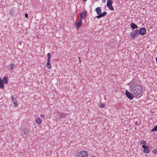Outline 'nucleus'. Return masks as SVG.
<instances>
[{"mask_svg":"<svg viewBox=\"0 0 157 157\" xmlns=\"http://www.w3.org/2000/svg\"><path fill=\"white\" fill-rule=\"evenodd\" d=\"M130 91L136 96H141L142 94V87L136 84H132L130 86Z\"/></svg>","mask_w":157,"mask_h":157,"instance_id":"nucleus-1","label":"nucleus"},{"mask_svg":"<svg viewBox=\"0 0 157 157\" xmlns=\"http://www.w3.org/2000/svg\"><path fill=\"white\" fill-rule=\"evenodd\" d=\"M130 39L133 40L136 38V36H138L139 35V30L136 29L134 31V32H131L130 34Z\"/></svg>","mask_w":157,"mask_h":157,"instance_id":"nucleus-2","label":"nucleus"},{"mask_svg":"<svg viewBox=\"0 0 157 157\" xmlns=\"http://www.w3.org/2000/svg\"><path fill=\"white\" fill-rule=\"evenodd\" d=\"M125 94L127 97L130 100H132L134 97L132 94L129 92L127 90H126Z\"/></svg>","mask_w":157,"mask_h":157,"instance_id":"nucleus-3","label":"nucleus"},{"mask_svg":"<svg viewBox=\"0 0 157 157\" xmlns=\"http://www.w3.org/2000/svg\"><path fill=\"white\" fill-rule=\"evenodd\" d=\"M87 153L85 151H81L78 153L76 157H87Z\"/></svg>","mask_w":157,"mask_h":157,"instance_id":"nucleus-4","label":"nucleus"},{"mask_svg":"<svg viewBox=\"0 0 157 157\" xmlns=\"http://www.w3.org/2000/svg\"><path fill=\"white\" fill-rule=\"evenodd\" d=\"M113 2L111 0H108L107 1L106 5L109 7V9L111 10H114V9L112 6Z\"/></svg>","mask_w":157,"mask_h":157,"instance_id":"nucleus-5","label":"nucleus"},{"mask_svg":"<svg viewBox=\"0 0 157 157\" xmlns=\"http://www.w3.org/2000/svg\"><path fill=\"white\" fill-rule=\"evenodd\" d=\"M29 131V128H21V133L22 135H27Z\"/></svg>","mask_w":157,"mask_h":157,"instance_id":"nucleus-6","label":"nucleus"},{"mask_svg":"<svg viewBox=\"0 0 157 157\" xmlns=\"http://www.w3.org/2000/svg\"><path fill=\"white\" fill-rule=\"evenodd\" d=\"M146 29L144 27H142L140 28L139 30V34H140L142 36L146 34Z\"/></svg>","mask_w":157,"mask_h":157,"instance_id":"nucleus-7","label":"nucleus"},{"mask_svg":"<svg viewBox=\"0 0 157 157\" xmlns=\"http://www.w3.org/2000/svg\"><path fill=\"white\" fill-rule=\"evenodd\" d=\"M10 98L13 104H14V107H17L18 105V103L16 99H15L14 97L12 95L10 97Z\"/></svg>","mask_w":157,"mask_h":157,"instance_id":"nucleus-8","label":"nucleus"},{"mask_svg":"<svg viewBox=\"0 0 157 157\" xmlns=\"http://www.w3.org/2000/svg\"><path fill=\"white\" fill-rule=\"evenodd\" d=\"M142 147L144 148L143 151L146 154L148 153L149 152V147H147L145 144L142 145Z\"/></svg>","mask_w":157,"mask_h":157,"instance_id":"nucleus-9","label":"nucleus"},{"mask_svg":"<svg viewBox=\"0 0 157 157\" xmlns=\"http://www.w3.org/2000/svg\"><path fill=\"white\" fill-rule=\"evenodd\" d=\"M138 80V79L137 77H135L134 78L132 79L131 82L128 83V84L130 85L132 84H136V83H137Z\"/></svg>","mask_w":157,"mask_h":157,"instance_id":"nucleus-10","label":"nucleus"},{"mask_svg":"<svg viewBox=\"0 0 157 157\" xmlns=\"http://www.w3.org/2000/svg\"><path fill=\"white\" fill-rule=\"evenodd\" d=\"M107 15V12L105 11H104L102 13H101L99 14H98V15L96 17L99 19L101 17H104L106 15Z\"/></svg>","mask_w":157,"mask_h":157,"instance_id":"nucleus-11","label":"nucleus"},{"mask_svg":"<svg viewBox=\"0 0 157 157\" xmlns=\"http://www.w3.org/2000/svg\"><path fill=\"white\" fill-rule=\"evenodd\" d=\"M80 16L81 18L82 19H85L86 17V11H83L82 12Z\"/></svg>","mask_w":157,"mask_h":157,"instance_id":"nucleus-12","label":"nucleus"},{"mask_svg":"<svg viewBox=\"0 0 157 157\" xmlns=\"http://www.w3.org/2000/svg\"><path fill=\"white\" fill-rule=\"evenodd\" d=\"M130 26L131 28L132 29V30H133L134 29H137L138 27L137 26L133 23H131L130 24Z\"/></svg>","mask_w":157,"mask_h":157,"instance_id":"nucleus-13","label":"nucleus"},{"mask_svg":"<svg viewBox=\"0 0 157 157\" xmlns=\"http://www.w3.org/2000/svg\"><path fill=\"white\" fill-rule=\"evenodd\" d=\"M101 7H98L96 8L95 10L96 11L97 14L98 15V14L101 13Z\"/></svg>","mask_w":157,"mask_h":157,"instance_id":"nucleus-14","label":"nucleus"},{"mask_svg":"<svg viewBox=\"0 0 157 157\" xmlns=\"http://www.w3.org/2000/svg\"><path fill=\"white\" fill-rule=\"evenodd\" d=\"M14 64L13 63H10L9 65V69L10 70L13 71L14 67Z\"/></svg>","mask_w":157,"mask_h":157,"instance_id":"nucleus-15","label":"nucleus"},{"mask_svg":"<svg viewBox=\"0 0 157 157\" xmlns=\"http://www.w3.org/2000/svg\"><path fill=\"white\" fill-rule=\"evenodd\" d=\"M47 67L48 69H50L51 67V65L50 63V60H47Z\"/></svg>","mask_w":157,"mask_h":157,"instance_id":"nucleus-16","label":"nucleus"},{"mask_svg":"<svg viewBox=\"0 0 157 157\" xmlns=\"http://www.w3.org/2000/svg\"><path fill=\"white\" fill-rule=\"evenodd\" d=\"M2 79L3 81V83L7 84L8 83V77H4L2 78Z\"/></svg>","mask_w":157,"mask_h":157,"instance_id":"nucleus-17","label":"nucleus"},{"mask_svg":"<svg viewBox=\"0 0 157 157\" xmlns=\"http://www.w3.org/2000/svg\"><path fill=\"white\" fill-rule=\"evenodd\" d=\"M4 87V85L3 82L2 80L0 78V88L2 89Z\"/></svg>","mask_w":157,"mask_h":157,"instance_id":"nucleus-18","label":"nucleus"},{"mask_svg":"<svg viewBox=\"0 0 157 157\" xmlns=\"http://www.w3.org/2000/svg\"><path fill=\"white\" fill-rule=\"evenodd\" d=\"M36 122L37 124H40L41 123V121L40 118H37L36 120Z\"/></svg>","mask_w":157,"mask_h":157,"instance_id":"nucleus-19","label":"nucleus"},{"mask_svg":"<svg viewBox=\"0 0 157 157\" xmlns=\"http://www.w3.org/2000/svg\"><path fill=\"white\" fill-rule=\"evenodd\" d=\"M75 25L77 26L78 28L81 26L82 23L78 21H76L75 23Z\"/></svg>","mask_w":157,"mask_h":157,"instance_id":"nucleus-20","label":"nucleus"},{"mask_svg":"<svg viewBox=\"0 0 157 157\" xmlns=\"http://www.w3.org/2000/svg\"><path fill=\"white\" fill-rule=\"evenodd\" d=\"M157 131V125H156L151 130V132Z\"/></svg>","mask_w":157,"mask_h":157,"instance_id":"nucleus-21","label":"nucleus"},{"mask_svg":"<svg viewBox=\"0 0 157 157\" xmlns=\"http://www.w3.org/2000/svg\"><path fill=\"white\" fill-rule=\"evenodd\" d=\"M47 60H50V58L51 57V54L50 53H48L47 54Z\"/></svg>","mask_w":157,"mask_h":157,"instance_id":"nucleus-22","label":"nucleus"},{"mask_svg":"<svg viewBox=\"0 0 157 157\" xmlns=\"http://www.w3.org/2000/svg\"><path fill=\"white\" fill-rule=\"evenodd\" d=\"M105 105V104L101 103L100 104V107L101 108H104Z\"/></svg>","mask_w":157,"mask_h":157,"instance_id":"nucleus-23","label":"nucleus"},{"mask_svg":"<svg viewBox=\"0 0 157 157\" xmlns=\"http://www.w3.org/2000/svg\"><path fill=\"white\" fill-rule=\"evenodd\" d=\"M146 141L145 140H142L141 141V143H140V144H146Z\"/></svg>","mask_w":157,"mask_h":157,"instance_id":"nucleus-24","label":"nucleus"},{"mask_svg":"<svg viewBox=\"0 0 157 157\" xmlns=\"http://www.w3.org/2000/svg\"><path fill=\"white\" fill-rule=\"evenodd\" d=\"M157 152V151L156 150V149H153V151H152V152L154 154H155Z\"/></svg>","mask_w":157,"mask_h":157,"instance_id":"nucleus-25","label":"nucleus"},{"mask_svg":"<svg viewBox=\"0 0 157 157\" xmlns=\"http://www.w3.org/2000/svg\"><path fill=\"white\" fill-rule=\"evenodd\" d=\"M81 19H82V18L81 17L80 18H79V20L78 21L82 23Z\"/></svg>","mask_w":157,"mask_h":157,"instance_id":"nucleus-26","label":"nucleus"},{"mask_svg":"<svg viewBox=\"0 0 157 157\" xmlns=\"http://www.w3.org/2000/svg\"><path fill=\"white\" fill-rule=\"evenodd\" d=\"M28 17V15L27 13H25V17H26V18H27Z\"/></svg>","mask_w":157,"mask_h":157,"instance_id":"nucleus-27","label":"nucleus"},{"mask_svg":"<svg viewBox=\"0 0 157 157\" xmlns=\"http://www.w3.org/2000/svg\"><path fill=\"white\" fill-rule=\"evenodd\" d=\"M61 116H62V117H65V114H64L61 113Z\"/></svg>","mask_w":157,"mask_h":157,"instance_id":"nucleus-28","label":"nucleus"},{"mask_svg":"<svg viewBox=\"0 0 157 157\" xmlns=\"http://www.w3.org/2000/svg\"><path fill=\"white\" fill-rule=\"evenodd\" d=\"M41 117H42L43 118H44V115L41 114L40 115Z\"/></svg>","mask_w":157,"mask_h":157,"instance_id":"nucleus-29","label":"nucleus"},{"mask_svg":"<svg viewBox=\"0 0 157 157\" xmlns=\"http://www.w3.org/2000/svg\"><path fill=\"white\" fill-rule=\"evenodd\" d=\"M106 0H102V1L103 2H105Z\"/></svg>","mask_w":157,"mask_h":157,"instance_id":"nucleus-30","label":"nucleus"},{"mask_svg":"<svg viewBox=\"0 0 157 157\" xmlns=\"http://www.w3.org/2000/svg\"><path fill=\"white\" fill-rule=\"evenodd\" d=\"M156 63H157V57L156 58Z\"/></svg>","mask_w":157,"mask_h":157,"instance_id":"nucleus-31","label":"nucleus"},{"mask_svg":"<svg viewBox=\"0 0 157 157\" xmlns=\"http://www.w3.org/2000/svg\"><path fill=\"white\" fill-rule=\"evenodd\" d=\"M78 58L79 59V62H81V60H80V57H78Z\"/></svg>","mask_w":157,"mask_h":157,"instance_id":"nucleus-32","label":"nucleus"}]
</instances>
